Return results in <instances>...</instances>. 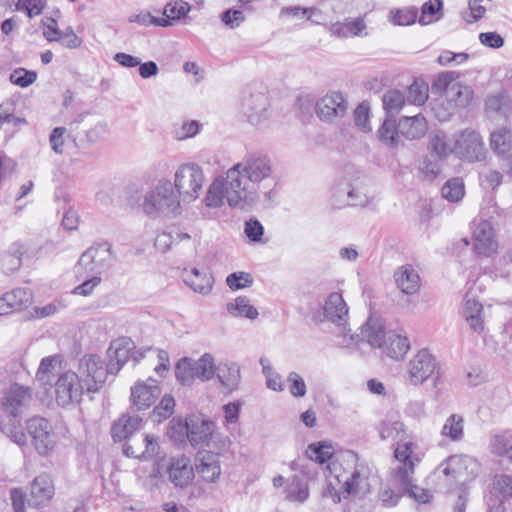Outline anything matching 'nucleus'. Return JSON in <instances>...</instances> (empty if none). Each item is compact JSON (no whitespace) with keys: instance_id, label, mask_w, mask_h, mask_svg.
Returning <instances> with one entry per match:
<instances>
[{"instance_id":"40","label":"nucleus","mask_w":512,"mask_h":512,"mask_svg":"<svg viewBox=\"0 0 512 512\" xmlns=\"http://www.w3.org/2000/svg\"><path fill=\"white\" fill-rule=\"evenodd\" d=\"M10 311L27 308L32 303V293L27 288H16L3 296Z\"/></svg>"},{"instance_id":"46","label":"nucleus","mask_w":512,"mask_h":512,"mask_svg":"<svg viewBox=\"0 0 512 512\" xmlns=\"http://www.w3.org/2000/svg\"><path fill=\"white\" fill-rule=\"evenodd\" d=\"M192 363L196 371L197 379L208 381L215 375L216 367L214 357L210 353L203 354L199 359L193 360Z\"/></svg>"},{"instance_id":"32","label":"nucleus","mask_w":512,"mask_h":512,"mask_svg":"<svg viewBox=\"0 0 512 512\" xmlns=\"http://www.w3.org/2000/svg\"><path fill=\"white\" fill-rule=\"evenodd\" d=\"M141 421L139 416L122 415L112 425L111 435L113 440L115 442L128 440L139 429Z\"/></svg>"},{"instance_id":"34","label":"nucleus","mask_w":512,"mask_h":512,"mask_svg":"<svg viewBox=\"0 0 512 512\" xmlns=\"http://www.w3.org/2000/svg\"><path fill=\"white\" fill-rule=\"evenodd\" d=\"M397 287L405 294L412 295L420 289V277L409 265L401 266L394 274Z\"/></svg>"},{"instance_id":"19","label":"nucleus","mask_w":512,"mask_h":512,"mask_svg":"<svg viewBox=\"0 0 512 512\" xmlns=\"http://www.w3.org/2000/svg\"><path fill=\"white\" fill-rule=\"evenodd\" d=\"M161 390L157 382L149 378L146 382L138 381L131 388V404L136 410L149 408L160 396Z\"/></svg>"},{"instance_id":"18","label":"nucleus","mask_w":512,"mask_h":512,"mask_svg":"<svg viewBox=\"0 0 512 512\" xmlns=\"http://www.w3.org/2000/svg\"><path fill=\"white\" fill-rule=\"evenodd\" d=\"M268 98L263 93L244 95L241 112L254 126L260 125L267 119Z\"/></svg>"},{"instance_id":"17","label":"nucleus","mask_w":512,"mask_h":512,"mask_svg":"<svg viewBox=\"0 0 512 512\" xmlns=\"http://www.w3.org/2000/svg\"><path fill=\"white\" fill-rule=\"evenodd\" d=\"M180 430L187 429V439L192 446H208L214 432V423L199 415L186 419V425H178Z\"/></svg>"},{"instance_id":"10","label":"nucleus","mask_w":512,"mask_h":512,"mask_svg":"<svg viewBox=\"0 0 512 512\" xmlns=\"http://www.w3.org/2000/svg\"><path fill=\"white\" fill-rule=\"evenodd\" d=\"M407 379L413 386L425 383L429 378L439 377V364L435 356L426 348L419 350L407 364Z\"/></svg>"},{"instance_id":"52","label":"nucleus","mask_w":512,"mask_h":512,"mask_svg":"<svg viewBox=\"0 0 512 512\" xmlns=\"http://www.w3.org/2000/svg\"><path fill=\"white\" fill-rule=\"evenodd\" d=\"M379 434L383 440H402L404 424L400 421L384 420L379 426Z\"/></svg>"},{"instance_id":"37","label":"nucleus","mask_w":512,"mask_h":512,"mask_svg":"<svg viewBox=\"0 0 512 512\" xmlns=\"http://www.w3.org/2000/svg\"><path fill=\"white\" fill-rule=\"evenodd\" d=\"M188 233L180 231L178 228L171 229L170 231H163L159 233L154 241L155 248L162 252H168L173 245H176L183 241L190 240Z\"/></svg>"},{"instance_id":"23","label":"nucleus","mask_w":512,"mask_h":512,"mask_svg":"<svg viewBox=\"0 0 512 512\" xmlns=\"http://www.w3.org/2000/svg\"><path fill=\"white\" fill-rule=\"evenodd\" d=\"M473 237L475 249L479 255L489 256L496 251L497 243L494 240V231L489 221H481L474 229Z\"/></svg>"},{"instance_id":"61","label":"nucleus","mask_w":512,"mask_h":512,"mask_svg":"<svg viewBox=\"0 0 512 512\" xmlns=\"http://www.w3.org/2000/svg\"><path fill=\"white\" fill-rule=\"evenodd\" d=\"M399 484L402 486L404 492L407 493L409 497L413 498L418 503L426 504L429 503L430 500L432 499V493L429 490L423 489L413 484V477L411 478L409 484Z\"/></svg>"},{"instance_id":"54","label":"nucleus","mask_w":512,"mask_h":512,"mask_svg":"<svg viewBox=\"0 0 512 512\" xmlns=\"http://www.w3.org/2000/svg\"><path fill=\"white\" fill-rule=\"evenodd\" d=\"M174 407V398L170 395L163 396L160 403L153 409L151 414L152 420L154 422L161 423L173 414Z\"/></svg>"},{"instance_id":"62","label":"nucleus","mask_w":512,"mask_h":512,"mask_svg":"<svg viewBox=\"0 0 512 512\" xmlns=\"http://www.w3.org/2000/svg\"><path fill=\"white\" fill-rule=\"evenodd\" d=\"M406 99L415 105H422L428 99V86L424 83L414 82L409 86Z\"/></svg>"},{"instance_id":"3","label":"nucleus","mask_w":512,"mask_h":512,"mask_svg":"<svg viewBox=\"0 0 512 512\" xmlns=\"http://www.w3.org/2000/svg\"><path fill=\"white\" fill-rule=\"evenodd\" d=\"M480 470L478 461L467 455H452L442 461L432 473L440 489H450L456 483L473 479Z\"/></svg>"},{"instance_id":"8","label":"nucleus","mask_w":512,"mask_h":512,"mask_svg":"<svg viewBox=\"0 0 512 512\" xmlns=\"http://www.w3.org/2000/svg\"><path fill=\"white\" fill-rule=\"evenodd\" d=\"M114 262L112 247L109 243L92 245L82 253L77 263V273L83 270L86 274L100 276Z\"/></svg>"},{"instance_id":"29","label":"nucleus","mask_w":512,"mask_h":512,"mask_svg":"<svg viewBox=\"0 0 512 512\" xmlns=\"http://www.w3.org/2000/svg\"><path fill=\"white\" fill-rule=\"evenodd\" d=\"M215 375L221 387L228 392L237 389L241 380L240 367L234 362L219 363Z\"/></svg>"},{"instance_id":"22","label":"nucleus","mask_w":512,"mask_h":512,"mask_svg":"<svg viewBox=\"0 0 512 512\" xmlns=\"http://www.w3.org/2000/svg\"><path fill=\"white\" fill-rule=\"evenodd\" d=\"M485 114L492 121L506 120L512 114V97L506 92L487 96Z\"/></svg>"},{"instance_id":"33","label":"nucleus","mask_w":512,"mask_h":512,"mask_svg":"<svg viewBox=\"0 0 512 512\" xmlns=\"http://www.w3.org/2000/svg\"><path fill=\"white\" fill-rule=\"evenodd\" d=\"M387 333L384 331V325L380 319L369 317L366 323L361 327V332L357 337L366 341L372 347L381 348Z\"/></svg>"},{"instance_id":"13","label":"nucleus","mask_w":512,"mask_h":512,"mask_svg":"<svg viewBox=\"0 0 512 512\" xmlns=\"http://www.w3.org/2000/svg\"><path fill=\"white\" fill-rule=\"evenodd\" d=\"M348 109V103L339 92H331L316 102L315 111L318 118L326 123H334L343 118Z\"/></svg>"},{"instance_id":"30","label":"nucleus","mask_w":512,"mask_h":512,"mask_svg":"<svg viewBox=\"0 0 512 512\" xmlns=\"http://www.w3.org/2000/svg\"><path fill=\"white\" fill-rule=\"evenodd\" d=\"M140 444H145V448L135 447L131 443L124 445V453L128 457L137 459L149 460L152 459L159 451L158 438L154 435L143 434L141 435Z\"/></svg>"},{"instance_id":"59","label":"nucleus","mask_w":512,"mask_h":512,"mask_svg":"<svg viewBox=\"0 0 512 512\" xmlns=\"http://www.w3.org/2000/svg\"><path fill=\"white\" fill-rule=\"evenodd\" d=\"M10 81L21 88H26L33 84L37 79V73L25 68H16L10 74Z\"/></svg>"},{"instance_id":"49","label":"nucleus","mask_w":512,"mask_h":512,"mask_svg":"<svg viewBox=\"0 0 512 512\" xmlns=\"http://www.w3.org/2000/svg\"><path fill=\"white\" fill-rule=\"evenodd\" d=\"M286 499L291 502L303 503L309 497V489L306 482L299 477H293L285 489Z\"/></svg>"},{"instance_id":"7","label":"nucleus","mask_w":512,"mask_h":512,"mask_svg":"<svg viewBox=\"0 0 512 512\" xmlns=\"http://www.w3.org/2000/svg\"><path fill=\"white\" fill-rule=\"evenodd\" d=\"M77 374L85 384L86 391L96 393L103 387L107 375L114 374V363H109L105 366V363L98 355H84L79 360Z\"/></svg>"},{"instance_id":"20","label":"nucleus","mask_w":512,"mask_h":512,"mask_svg":"<svg viewBox=\"0 0 512 512\" xmlns=\"http://www.w3.org/2000/svg\"><path fill=\"white\" fill-rule=\"evenodd\" d=\"M395 458L401 463L394 472L396 481L409 484L414 475L415 463L419 461L417 457L413 456V443L405 442L398 444L395 449Z\"/></svg>"},{"instance_id":"28","label":"nucleus","mask_w":512,"mask_h":512,"mask_svg":"<svg viewBox=\"0 0 512 512\" xmlns=\"http://www.w3.org/2000/svg\"><path fill=\"white\" fill-rule=\"evenodd\" d=\"M381 349L388 357L401 360L410 349V341L406 335L388 332Z\"/></svg>"},{"instance_id":"47","label":"nucleus","mask_w":512,"mask_h":512,"mask_svg":"<svg viewBox=\"0 0 512 512\" xmlns=\"http://www.w3.org/2000/svg\"><path fill=\"white\" fill-rule=\"evenodd\" d=\"M405 101L406 98L400 90L391 89L386 91L382 97V103L387 116L394 117L401 110Z\"/></svg>"},{"instance_id":"55","label":"nucleus","mask_w":512,"mask_h":512,"mask_svg":"<svg viewBox=\"0 0 512 512\" xmlns=\"http://www.w3.org/2000/svg\"><path fill=\"white\" fill-rule=\"evenodd\" d=\"M459 73L455 71H445L440 73L432 84V91L445 95L449 88L457 84L456 79Z\"/></svg>"},{"instance_id":"35","label":"nucleus","mask_w":512,"mask_h":512,"mask_svg":"<svg viewBox=\"0 0 512 512\" xmlns=\"http://www.w3.org/2000/svg\"><path fill=\"white\" fill-rule=\"evenodd\" d=\"M227 176L217 177L209 185L206 196L205 204L209 208H218L224 203V199L228 201V184Z\"/></svg>"},{"instance_id":"14","label":"nucleus","mask_w":512,"mask_h":512,"mask_svg":"<svg viewBox=\"0 0 512 512\" xmlns=\"http://www.w3.org/2000/svg\"><path fill=\"white\" fill-rule=\"evenodd\" d=\"M27 431L39 454L46 455L53 449L55 436L47 419L42 417L31 418L27 422Z\"/></svg>"},{"instance_id":"60","label":"nucleus","mask_w":512,"mask_h":512,"mask_svg":"<svg viewBox=\"0 0 512 512\" xmlns=\"http://www.w3.org/2000/svg\"><path fill=\"white\" fill-rule=\"evenodd\" d=\"M190 10V6L184 1L169 2L164 8V19H167L170 23L171 20H178L185 16Z\"/></svg>"},{"instance_id":"36","label":"nucleus","mask_w":512,"mask_h":512,"mask_svg":"<svg viewBox=\"0 0 512 512\" xmlns=\"http://www.w3.org/2000/svg\"><path fill=\"white\" fill-rule=\"evenodd\" d=\"M62 356L50 355L44 357L37 369L35 379L43 386L51 385V381L61 367Z\"/></svg>"},{"instance_id":"58","label":"nucleus","mask_w":512,"mask_h":512,"mask_svg":"<svg viewBox=\"0 0 512 512\" xmlns=\"http://www.w3.org/2000/svg\"><path fill=\"white\" fill-rule=\"evenodd\" d=\"M417 10L414 8L392 10L389 19L394 25H410L416 21Z\"/></svg>"},{"instance_id":"11","label":"nucleus","mask_w":512,"mask_h":512,"mask_svg":"<svg viewBox=\"0 0 512 512\" xmlns=\"http://www.w3.org/2000/svg\"><path fill=\"white\" fill-rule=\"evenodd\" d=\"M454 154L469 162L482 161L486 155L483 138L474 129L466 128L453 135Z\"/></svg>"},{"instance_id":"25","label":"nucleus","mask_w":512,"mask_h":512,"mask_svg":"<svg viewBox=\"0 0 512 512\" xmlns=\"http://www.w3.org/2000/svg\"><path fill=\"white\" fill-rule=\"evenodd\" d=\"M196 469L204 481L215 482L221 474L218 455L208 451L199 452L196 458Z\"/></svg>"},{"instance_id":"48","label":"nucleus","mask_w":512,"mask_h":512,"mask_svg":"<svg viewBox=\"0 0 512 512\" xmlns=\"http://www.w3.org/2000/svg\"><path fill=\"white\" fill-rule=\"evenodd\" d=\"M398 124L396 125L393 117L384 120L382 126L378 130V137L381 142L390 147H396L399 143Z\"/></svg>"},{"instance_id":"26","label":"nucleus","mask_w":512,"mask_h":512,"mask_svg":"<svg viewBox=\"0 0 512 512\" xmlns=\"http://www.w3.org/2000/svg\"><path fill=\"white\" fill-rule=\"evenodd\" d=\"M488 447L491 454L506 458L512 464V430L492 432L489 436Z\"/></svg>"},{"instance_id":"51","label":"nucleus","mask_w":512,"mask_h":512,"mask_svg":"<svg viewBox=\"0 0 512 512\" xmlns=\"http://www.w3.org/2000/svg\"><path fill=\"white\" fill-rule=\"evenodd\" d=\"M441 194L443 198L448 200L449 202H458L460 201L464 194V183L460 178H452L448 180L441 189Z\"/></svg>"},{"instance_id":"53","label":"nucleus","mask_w":512,"mask_h":512,"mask_svg":"<svg viewBox=\"0 0 512 512\" xmlns=\"http://www.w3.org/2000/svg\"><path fill=\"white\" fill-rule=\"evenodd\" d=\"M195 372L192 359L190 358H183L176 365V378L183 385H190L197 379Z\"/></svg>"},{"instance_id":"44","label":"nucleus","mask_w":512,"mask_h":512,"mask_svg":"<svg viewBox=\"0 0 512 512\" xmlns=\"http://www.w3.org/2000/svg\"><path fill=\"white\" fill-rule=\"evenodd\" d=\"M227 311L235 317H246L256 319L258 317L257 309L250 304L248 298L244 296L237 297L234 302L227 304Z\"/></svg>"},{"instance_id":"56","label":"nucleus","mask_w":512,"mask_h":512,"mask_svg":"<svg viewBox=\"0 0 512 512\" xmlns=\"http://www.w3.org/2000/svg\"><path fill=\"white\" fill-rule=\"evenodd\" d=\"M443 2L441 0H429L425 2L421 8V15L419 17V23L427 25L437 20L435 17L441 10Z\"/></svg>"},{"instance_id":"15","label":"nucleus","mask_w":512,"mask_h":512,"mask_svg":"<svg viewBox=\"0 0 512 512\" xmlns=\"http://www.w3.org/2000/svg\"><path fill=\"white\" fill-rule=\"evenodd\" d=\"M165 475L177 488H185L190 485L195 477L191 460L184 454L169 458Z\"/></svg>"},{"instance_id":"2","label":"nucleus","mask_w":512,"mask_h":512,"mask_svg":"<svg viewBox=\"0 0 512 512\" xmlns=\"http://www.w3.org/2000/svg\"><path fill=\"white\" fill-rule=\"evenodd\" d=\"M181 199L169 179H160L143 196L141 209L151 218H174L181 214Z\"/></svg>"},{"instance_id":"16","label":"nucleus","mask_w":512,"mask_h":512,"mask_svg":"<svg viewBox=\"0 0 512 512\" xmlns=\"http://www.w3.org/2000/svg\"><path fill=\"white\" fill-rule=\"evenodd\" d=\"M31 402L32 389L15 383L12 384L4 393L2 398V408L8 415L16 418L29 407Z\"/></svg>"},{"instance_id":"41","label":"nucleus","mask_w":512,"mask_h":512,"mask_svg":"<svg viewBox=\"0 0 512 512\" xmlns=\"http://www.w3.org/2000/svg\"><path fill=\"white\" fill-rule=\"evenodd\" d=\"M441 435L453 442L461 441L464 437V419L459 414L450 415L442 429Z\"/></svg>"},{"instance_id":"45","label":"nucleus","mask_w":512,"mask_h":512,"mask_svg":"<svg viewBox=\"0 0 512 512\" xmlns=\"http://www.w3.org/2000/svg\"><path fill=\"white\" fill-rule=\"evenodd\" d=\"M16 103L12 99H7L0 104V129L5 123L11 124L15 128H19L27 124L24 117L15 115Z\"/></svg>"},{"instance_id":"38","label":"nucleus","mask_w":512,"mask_h":512,"mask_svg":"<svg viewBox=\"0 0 512 512\" xmlns=\"http://www.w3.org/2000/svg\"><path fill=\"white\" fill-rule=\"evenodd\" d=\"M491 149L499 155L512 151V131L506 127L494 130L490 135Z\"/></svg>"},{"instance_id":"4","label":"nucleus","mask_w":512,"mask_h":512,"mask_svg":"<svg viewBox=\"0 0 512 512\" xmlns=\"http://www.w3.org/2000/svg\"><path fill=\"white\" fill-rule=\"evenodd\" d=\"M331 471L338 482L343 483L347 495L367 491L368 467L359 463L356 453L348 451L340 461L332 463Z\"/></svg>"},{"instance_id":"12","label":"nucleus","mask_w":512,"mask_h":512,"mask_svg":"<svg viewBox=\"0 0 512 512\" xmlns=\"http://www.w3.org/2000/svg\"><path fill=\"white\" fill-rule=\"evenodd\" d=\"M472 97L473 90L469 86L457 83L449 88L445 95H440L432 109L439 121H447L455 108L466 107Z\"/></svg>"},{"instance_id":"50","label":"nucleus","mask_w":512,"mask_h":512,"mask_svg":"<svg viewBox=\"0 0 512 512\" xmlns=\"http://www.w3.org/2000/svg\"><path fill=\"white\" fill-rule=\"evenodd\" d=\"M492 493L501 500L512 497V476L507 474H496L493 478Z\"/></svg>"},{"instance_id":"27","label":"nucleus","mask_w":512,"mask_h":512,"mask_svg":"<svg viewBox=\"0 0 512 512\" xmlns=\"http://www.w3.org/2000/svg\"><path fill=\"white\" fill-rule=\"evenodd\" d=\"M324 315L338 326H344L348 315V307L341 294L331 293L324 305Z\"/></svg>"},{"instance_id":"1","label":"nucleus","mask_w":512,"mask_h":512,"mask_svg":"<svg viewBox=\"0 0 512 512\" xmlns=\"http://www.w3.org/2000/svg\"><path fill=\"white\" fill-rule=\"evenodd\" d=\"M272 174V162L264 155H250L227 171L228 204L251 209L258 199L256 186Z\"/></svg>"},{"instance_id":"24","label":"nucleus","mask_w":512,"mask_h":512,"mask_svg":"<svg viewBox=\"0 0 512 512\" xmlns=\"http://www.w3.org/2000/svg\"><path fill=\"white\" fill-rule=\"evenodd\" d=\"M427 130V120L420 113L414 116H402L398 121V131L400 135L409 140L424 137Z\"/></svg>"},{"instance_id":"21","label":"nucleus","mask_w":512,"mask_h":512,"mask_svg":"<svg viewBox=\"0 0 512 512\" xmlns=\"http://www.w3.org/2000/svg\"><path fill=\"white\" fill-rule=\"evenodd\" d=\"M54 495V484L49 474L43 473L35 477L30 486L27 499L29 506L40 508L48 505Z\"/></svg>"},{"instance_id":"57","label":"nucleus","mask_w":512,"mask_h":512,"mask_svg":"<svg viewBox=\"0 0 512 512\" xmlns=\"http://www.w3.org/2000/svg\"><path fill=\"white\" fill-rule=\"evenodd\" d=\"M3 432L12 442L19 446L25 445L27 442L26 434L24 433L21 424L15 418L11 419L4 425Z\"/></svg>"},{"instance_id":"42","label":"nucleus","mask_w":512,"mask_h":512,"mask_svg":"<svg viewBox=\"0 0 512 512\" xmlns=\"http://www.w3.org/2000/svg\"><path fill=\"white\" fill-rule=\"evenodd\" d=\"M130 342L121 341L113 343L108 349L110 362L114 363V374H117L130 357Z\"/></svg>"},{"instance_id":"39","label":"nucleus","mask_w":512,"mask_h":512,"mask_svg":"<svg viewBox=\"0 0 512 512\" xmlns=\"http://www.w3.org/2000/svg\"><path fill=\"white\" fill-rule=\"evenodd\" d=\"M366 28L365 22L360 19L346 20L345 22H337L331 25L330 32L333 36L339 38H348L358 36Z\"/></svg>"},{"instance_id":"31","label":"nucleus","mask_w":512,"mask_h":512,"mask_svg":"<svg viewBox=\"0 0 512 512\" xmlns=\"http://www.w3.org/2000/svg\"><path fill=\"white\" fill-rule=\"evenodd\" d=\"M183 280L194 292L204 295L210 293L214 283L210 273L197 268H192L190 271L184 270Z\"/></svg>"},{"instance_id":"63","label":"nucleus","mask_w":512,"mask_h":512,"mask_svg":"<svg viewBox=\"0 0 512 512\" xmlns=\"http://www.w3.org/2000/svg\"><path fill=\"white\" fill-rule=\"evenodd\" d=\"M253 277L247 272H234L227 276L226 284L232 290H239L251 286Z\"/></svg>"},{"instance_id":"6","label":"nucleus","mask_w":512,"mask_h":512,"mask_svg":"<svg viewBox=\"0 0 512 512\" xmlns=\"http://www.w3.org/2000/svg\"><path fill=\"white\" fill-rule=\"evenodd\" d=\"M374 196L365 181L360 177L342 178L332 190V205L337 209L346 206H367Z\"/></svg>"},{"instance_id":"43","label":"nucleus","mask_w":512,"mask_h":512,"mask_svg":"<svg viewBox=\"0 0 512 512\" xmlns=\"http://www.w3.org/2000/svg\"><path fill=\"white\" fill-rule=\"evenodd\" d=\"M431 151L439 158H446L450 154H454V141L447 140L445 133L441 131L435 132L429 142Z\"/></svg>"},{"instance_id":"9","label":"nucleus","mask_w":512,"mask_h":512,"mask_svg":"<svg viewBox=\"0 0 512 512\" xmlns=\"http://www.w3.org/2000/svg\"><path fill=\"white\" fill-rule=\"evenodd\" d=\"M85 391V384L72 370L60 373L54 383L55 401L61 407L78 404Z\"/></svg>"},{"instance_id":"64","label":"nucleus","mask_w":512,"mask_h":512,"mask_svg":"<svg viewBox=\"0 0 512 512\" xmlns=\"http://www.w3.org/2000/svg\"><path fill=\"white\" fill-rule=\"evenodd\" d=\"M311 453L310 458L316 460L319 463H324L329 460L333 455V448L331 445L326 444H311L309 446Z\"/></svg>"},{"instance_id":"5","label":"nucleus","mask_w":512,"mask_h":512,"mask_svg":"<svg viewBox=\"0 0 512 512\" xmlns=\"http://www.w3.org/2000/svg\"><path fill=\"white\" fill-rule=\"evenodd\" d=\"M205 182L203 168L196 162H186L176 168L172 185L181 201L190 204L200 197Z\"/></svg>"}]
</instances>
